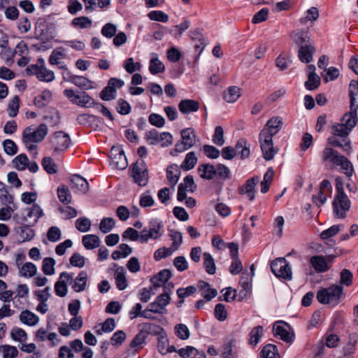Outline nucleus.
Wrapping results in <instances>:
<instances>
[{
	"label": "nucleus",
	"instance_id": "nucleus-1",
	"mask_svg": "<svg viewBox=\"0 0 358 358\" xmlns=\"http://www.w3.org/2000/svg\"><path fill=\"white\" fill-rule=\"evenodd\" d=\"M350 111L345 113L337 123V137L338 135L349 136L357 122V110L358 109V92L354 86L349 87Z\"/></svg>",
	"mask_w": 358,
	"mask_h": 358
},
{
	"label": "nucleus",
	"instance_id": "nucleus-2",
	"mask_svg": "<svg viewBox=\"0 0 358 358\" xmlns=\"http://www.w3.org/2000/svg\"><path fill=\"white\" fill-rule=\"evenodd\" d=\"M332 136L327 139L328 145L322 152V163L327 169H333L336 166V123L331 122L329 126Z\"/></svg>",
	"mask_w": 358,
	"mask_h": 358
},
{
	"label": "nucleus",
	"instance_id": "nucleus-3",
	"mask_svg": "<svg viewBox=\"0 0 358 358\" xmlns=\"http://www.w3.org/2000/svg\"><path fill=\"white\" fill-rule=\"evenodd\" d=\"M350 206L351 201L344 192L343 184L341 178L337 177V219L345 218Z\"/></svg>",
	"mask_w": 358,
	"mask_h": 358
},
{
	"label": "nucleus",
	"instance_id": "nucleus-4",
	"mask_svg": "<svg viewBox=\"0 0 358 358\" xmlns=\"http://www.w3.org/2000/svg\"><path fill=\"white\" fill-rule=\"evenodd\" d=\"M131 176L139 186H145L149 180L148 169L143 159H138L131 167Z\"/></svg>",
	"mask_w": 358,
	"mask_h": 358
},
{
	"label": "nucleus",
	"instance_id": "nucleus-5",
	"mask_svg": "<svg viewBox=\"0 0 358 358\" xmlns=\"http://www.w3.org/2000/svg\"><path fill=\"white\" fill-rule=\"evenodd\" d=\"M63 93L71 103L80 107L89 108L96 106L98 103L85 92L77 94L72 89H66Z\"/></svg>",
	"mask_w": 358,
	"mask_h": 358
},
{
	"label": "nucleus",
	"instance_id": "nucleus-6",
	"mask_svg": "<svg viewBox=\"0 0 358 358\" xmlns=\"http://www.w3.org/2000/svg\"><path fill=\"white\" fill-rule=\"evenodd\" d=\"M271 269L278 278L290 280L292 279V270L289 263L285 258H277L271 263Z\"/></svg>",
	"mask_w": 358,
	"mask_h": 358
},
{
	"label": "nucleus",
	"instance_id": "nucleus-7",
	"mask_svg": "<svg viewBox=\"0 0 358 358\" xmlns=\"http://www.w3.org/2000/svg\"><path fill=\"white\" fill-rule=\"evenodd\" d=\"M163 225L162 222L157 220H152L149 224V229L145 227L141 232L140 241L141 243H146L150 238L157 239L162 235L161 231Z\"/></svg>",
	"mask_w": 358,
	"mask_h": 358
},
{
	"label": "nucleus",
	"instance_id": "nucleus-8",
	"mask_svg": "<svg viewBox=\"0 0 358 358\" xmlns=\"http://www.w3.org/2000/svg\"><path fill=\"white\" fill-rule=\"evenodd\" d=\"M290 326L285 322H276L273 328V335L275 337L279 336L280 338L287 343L294 341V334L289 331Z\"/></svg>",
	"mask_w": 358,
	"mask_h": 358
},
{
	"label": "nucleus",
	"instance_id": "nucleus-9",
	"mask_svg": "<svg viewBox=\"0 0 358 358\" xmlns=\"http://www.w3.org/2000/svg\"><path fill=\"white\" fill-rule=\"evenodd\" d=\"M71 138L69 134L62 131L55 132L53 138L51 140V144L56 152H64L69 148Z\"/></svg>",
	"mask_w": 358,
	"mask_h": 358
},
{
	"label": "nucleus",
	"instance_id": "nucleus-10",
	"mask_svg": "<svg viewBox=\"0 0 358 358\" xmlns=\"http://www.w3.org/2000/svg\"><path fill=\"white\" fill-rule=\"evenodd\" d=\"M73 274L67 272L60 273L59 280L55 284V294L60 297H64L68 292L67 283L73 282Z\"/></svg>",
	"mask_w": 358,
	"mask_h": 358
},
{
	"label": "nucleus",
	"instance_id": "nucleus-11",
	"mask_svg": "<svg viewBox=\"0 0 358 358\" xmlns=\"http://www.w3.org/2000/svg\"><path fill=\"white\" fill-rule=\"evenodd\" d=\"M110 158L113 164L117 169L123 170L127 165V157L122 148L113 146L110 151Z\"/></svg>",
	"mask_w": 358,
	"mask_h": 358
},
{
	"label": "nucleus",
	"instance_id": "nucleus-12",
	"mask_svg": "<svg viewBox=\"0 0 358 358\" xmlns=\"http://www.w3.org/2000/svg\"><path fill=\"white\" fill-rule=\"evenodd\" d=\"M260 148L266 161H270L273 159L275 154L278 152V148L273 146V140L264 138L259 136Z\"/></svg>",
	"mask_w": 358,
	"mask_h": 358
},
{
	"label": "nucleus",
	"instance_id": "nucleus-13",
	"mask_svg": "<svg viewBox=\"0 0 358 358\" xmlns=\"http://www.w3.org/2000/svg\"><path fill=\"white\" fill-rule=\"evenodd\" d=\"M70 187L75 193L86 194L89 190V183L87 180L78 174L71 176Z\"/></svg>",
	"mask_w": 358,
	"mask_h": 358
},
{
	"label": "nucleus",
	"instance_id": "nucleus-14",
	"mask_svg": "<svg viewBox=\"0 0 358 358\" xmlns=\"http://www.w3.org/2000/svg\"><path fill=\"white\" fill-rule=\"evenodd\" d=\"M317 301L322 304H328L336 299V285L319 290L317 293Z\"/></svg>",
	"mask_w": 358,
	"mask_h": 358
},
{
	"label": "nucleus",
	"instance_id": "nucleus-15",
	"mask_svg": "<svg viewBox=\"0 0 358 358\" xmlns=\"http://www.w3.org/2000/svg\"><path fill=\"white\" fill-rule=\"evenodd\" d=\"M259 180L258 176H253L248 179L243 186L239 187L238 192L241 194H247L249 199L253 201L255 197V188Z\"/></svg>",
	"mask_w": 358,
	"mask_h": 358
},
{
	"label": "nucleus",
	"instance_id": "nucleus-16",
	"mask_svg": "<svg viewBox=\"0 0 358 358\" xmlns=\"http://www.w3.org/2000/svg\"><path fill=\"white\" fill-rule=\"evenodd\" d=\"M331 185L328 180H324L320 183V190L317 196H313V202L317 206H320L324 203L327 197L324 195V192H331Z\"/></svg>",
	"mask_w": 358,
	"mask_h": 358
},
{
	"label": "nucleus",
	"instance_id": "nucleus-17",
	"mask_svg": "<svg viewBox=\"0 0 358 358\" xmlns=\"http://www.w3.org/2000/svg\"><path fill=\"white\" fill-rule=\"evenodd\" d=\"M315 52V48L313 43H306L300 47L298 52V57L303 63L308 64L313 60V55Z\"/></svg>",
	"mask_w": 358,
	"mask_h": 358
},
{
	"label": "nucleus",
	"instance_id": "nucleus-18",
	"mask_svg": "<svg viewBox=\"0 0 358 358\" xmlns=\"http://www.w3.org/2000/svg\"><path fill=\"white\" fill-rule=\"evenodd\" d=\"M67 75L69 76L68 79H66L65 77H64V79L74 84L75 85L83 90H90L92 88V83L89 79L83 76L73 75L69 71L67 72Z\"/></svg>",
	"mask_w": 358,
	"mask_h": 358
},
{
	"label": "nucleus",
	"instance_id": "nucleus-19",
	"mask_svg": "<svg viewBox=\"0 0 358 358\" xmlns=\"http://www.w3.org/2000/svg\"><path fill=\"white\" fill-rule=\"evenodd\" d=\"M329 57L323 55L320 56L319 58L317 66L321 69H324L327 72V76L324 78L326 82H328L329 79L330 80H334L336 79V67L331 66L329 69H327L328 65Z\"/></svg>",
	"mask_w": 358,
	"mask_h": 358
},
{
	"label": "nucleus",
	"instance_id": "nucleus-20",
	"mask_svg": "<svg viewBox=\"0 0 358 358\" xmlns=\"http://www.w3.org/2000/svg\"><path fill=\"white\" fill-rule=\"evenodd\" d=\"M179 110L185 115L196 112L199 109V101L194 99H183L178 103Z\"/></svg>",
	"mask_w": 358,
	"mask_h": 358
},
{
	"label": "nucleus",
	"instance_id": "nucleus-21",
	"mask_svg": "<svg viewBox=\"0 0 358 358\" xmlns=\"http://www.w3.org/2000/svg\"><path fill=\"white\" fill-rule=\"evenodd\" d=\"M171 276L172 273L170 270L164 269L152 276L150 279V282L154 285V287H160L166 284Z\"/></svg>",
	"mask_w": 358,
	"mask_h": 358
},
{
	"label": "nucleus",
	"instance_id": "nucleus-22",
	"mask_svg": "<svg viewBox=\"0 0 358 358\" xmlns=\"http://www.w3.org/2000/svg\"><path fill=\"white\" fill-rule=\"evenodd\" d=\"M357 334H350L348 338L347 345L343 349V355L339 358H351L355 352V345L357 343Z\"/></svg>",
	"mask_w": 358,
	"mask_h": 358
},
{
	"label": "nucleus",
	"instance_id": "nucleus-23",
	"mask_svg": "<svg viewBox=\"0 0 358 358\" xmlns=\"http://www.w3.org/2000/svg\"><path fill=\"white\" fill-rule=\"evenodd\" d=\"M337 166H341L343 173L348 177L350 178L354 173L352 164L345 156L337 154Z\"/></svg>",
	"mask_w": 358,
	"mask_h": 358
},
{
	"label": "nucleus",
	"instance_id": "nucleus-24",
	"mask_svg": "<svg viewBox=\"0 0 358 358\" xmlns=\"http://www.w3.org/2000/svg\"><path fill=\"white\" fill-rule=\"evenodd\" d=\"M31 224H23L21 227H15V231L20 234L22 242L30 241L35 236V231L31 228Z\"/></svg>",
	"mask_w": 358,
	"mask_h": 358
},
{
	"label": "nucleus",
	"instance_id": "nucleus-25",
	"mask_svg": "<svg viewBox=\"0 0 358 358\" xmlns=\"http://www.w3.org/2000/svg\"><path fill=\"white\" fill-rule=\"evenodd\" d=\"M180 169L176 164H172L167 167L166 178L172 187L175 186L178 181L181 173Z\"/></svg>",
	"mask_w": 358,
	"mask_h": 358
},
{
	"label": "nucleus",
	"instance_id": "nucleus-26",
	"mask_svg": "<svg viewBox=\"0 0 358 358\" xmlns=\"http://www.w3.org/2000/svg\"><path fill=\"white\" fill-rule=\"evenodd\" d=\"M310 263L318 273H323L329 269L326 259L323 256L315 255L310 259Z\"/></svg>",
	"mask_w": 358,
	"mask_h": 358
},
{
	"label": "nucleus",
	"instance_id": "nucleus-27",
	"mask_svg": "<svg viewBox=\"0 0 358 358\" xmlns=\"http://www.w3.org/2000/svg\"><path fill=\"white\" fill-rule=\"evenodd\" d=\"M48 127L45 124H41L36 130L34 131L28 140L29 143H40L48 134Z\"/></svg>",
	"mask_w": 358,
	"mask_h": 358
},
{
	"label": "nucleus",
	"instance_id": "nucleus-28",
	"mask_svg": "<svg viewBox=\"0 0 358 358\" xmlns=\"http://www.w3.org/2000/svg\"><path fill=\"white\" fill-rule=\"evenodd\" d=\"M198 171L201 178L211 180L216 176L215 167L210 164H203L199 166Z\"/></svg>",
	"mask_w": 358,
	"mask_h": 358
},
{
	"label": "nucleus",
	"instance_id": "nucleus-29",
	"mask_svg": "<svg viewBox=\"0 0 358 358\" xmlns=\"http://www.w3.org/2000/svg\"><path fill=\"white\" fill-rule=\"evenodd\" d=\"M52 99V92L48 90H43L41 94L34 98V103L39 108L45 107Z\"/></svg>",
	"mask_w": 358,
	"mask_h": 358
},
{
	"label": "nucleus",
	"instance_id": "nucleus-30",
	"mask_svg": "<svg viewBox=\"0 0 358 358\" xmlns=\"http://www.w3.org/2000/svg\"><path fill=\"white\" fill-rule=\"evenodd\" d=\"M182 141L185 143V145L187 147L192 148L196 143V134L193 129L185 128L181 130L180 132Z\"/></svg>",
	"mask_w": 358,
	"mask_h": 358
},
{
	"label": "nucleus",
	"instance_id": "nucleus-31",
	"mask_svg": "<svg viewBox=\"0 0 358 358\" xmlns=\"http://www.w3.org/2000/svg\"><path fill=\"white\" fill-rule=\"evenodd\" d=\"M87 280L86 271H82L76 278L72 288L76 292H80L85 290Z\"/></svg>",
	"mask_w": 358,
	"mask_h": 358
},
{
	"label": "nucleus",
	"instance_id": "nucleus-32",
	"mask_svg": "<svg viewBox=\"0 0 358 358\" xmlns=\"http://www.w3.org/2000/svg\"><path fill=\"white\" fill-rule=\"evenodd\" d=\"M100 238L94 234H87L82 238V243L87 250H92L99 246Z\"/></svg>",
	"mask_w": 358,
	"mask_h": 358
},
{
	"label": "nucleus",
	"instance_id": "nucleus-33",
	"mask_svg": "<svg viewBox=\"0 0 358 358\" xmlns=\"http://www.w3.org/2000/svg\"><path fill=\"white\" fill-rule=\"evenodd\" d=\"M240 91L237 86H231L224 92L223 99L228 103H234L241 96Z\"/></svg>",
	"mask_w": 358,
	"mask_h": 358
},
{
	"label": "nucleus",
	"instance_id": "nucleus-34",
	"mask_svg": "<svg viewBox=\"0 0 358 358\" xmlns=\"http://www.w3.org/2000/svg\"><path fill=\"white\" fill-rule=\"evenodd\" d=\"M20 320L24 324L34 326L38 322V317L32 312L25 310L20 315Z\"/></svg>",
	"mask_w": 358,
	"mask_h": 358
},
{
	"label": "nucleus",
	"instance_id": "nucleus-35",
	"mask_svg": "<svg viewBox=\"0 0 358 358\" xmlns=\"http://www.w3.org/2000/svg\"><path fill=\"white\" fill-rule=\"evenodd\" d=\"M115 279L116 286L118 289L124 290L127 288L128 284L127 280L124 275V267L120 266L117 268L115 272Z\"/></svg>",
	"mask_w": 358,
	"mask_h": 358
},
{
	"label": "nucleus",
	"instance_id": "nucleus-36",
	"mask_svg": "<svg viewBox=\"0 0 358 358\" xmlns=\"http://www.w3.org/2000/svg\"><path fill=\"white\" fill-rule=\"evenodd\" d=\"M336 236V224L332 225L329 229L323 231L321 234V238L324 241V243L328 245L330 248H334L335 245V241L333 238Z\"/></svg>",
	"mask_w": 358,
	"mask_h": 358
},
{
	"label": "nucleus",
	"instance_id": "nucleus-37",
	"mask_svg": "<svg viewBox=\"0 0 358 358\" xmlns=\"http://www.w3.org/2000/svg\"><path fill=\"white\" fill-rule=\"evenodd\" d=\"M260 357L261 358H280L277 346L273 344L265 345L260 352Z\"/></svg>",
	"mask_w": 358,
	"mask_h": 358
},
{
	"label": "nucleus",
	"instance_id": "nucleus-38",
	"mask_svg": "<svg viewBox=\"0 0 358 358\" xmlns=\"http://www.w3.org/2000/svg\"><path fill=\"white\" fill-rule=\"evenodd\" d=\"M37 268L31 262H26L19 268V275L23 277H33L36 274Z\"/></svg>",
	"mask_w": 358,
	"mask_h": 358
},
{
	"label": "nucleus",
	"instance_id": "nucleus-39",
	"mask_svg": "<svg viewBox=\"0 0 358 358\" xmlns=\"http://www.w3.org/2000/svg\"><path fill=\"white\" fill-rule=\"evenodd\" d=\"M203 266L206 269V271L210 275H213L215 273L216 266L212 255L208 252H204L203 255Z\"/></svg>",
	"mask_w": 358,
	"mask_h": 358
},
{
	"label": "nucleus",
	"instance_id": "nucleus-40",
	"mask_svg": "<svg viewBox=\"0 0 358 358\" xmlns=\"http://www.w3.org/2000/svg\"><path fill=\"white\" fill-rule=\"evenodd\" d=\"M57 196L59 201L64 205H68L71 202V194L69 187L66 185H63L57 188Z\"/></svg>",
	"mask_w": 358,
	"mask_h": 358
},
{
	"label": "nucleus",
	"instance_id": "nucleus-41",
	"mask_svg": "<svg viewBox=\"0 0 358 358\" xmlns=\"http://www.w3.org/2000/svg\"><path fill=\"white\" fill-rule=\"evenodd\" d=\"M197 162V157L194 152H188L185 160L180 165V168L185 171L192 169Z\"/></svg>",
	"mask_w": 358,
	"mask_h": 358
},
{
	"label": "nucleus",
	"instance_id": "nucleus-42",
	"mask_svg": "<svg viewBox=\"0 0 358 358\" xmlns=\"http://www.w3.org/2000/svg\"><path fill=\"white\" fill-rule=\"evenodd\" d=\"M321 83V79L317 74L308 75V80L305 82L304 86L306 90L313 91L317 90Z\"/></svg>",
	"mask_w": 358,
	"mask_h": 358
},
{
	"label": "nucleus",
	"instance_id": "nucleus-43",
	"mask_svg": "<svg viewBox=\"0 0 358 358\" xmlns=\"http://www.w3.org/2000/svg\"><path fill=\"white\" fill-rule=\"evenodd\" d=\"M142 329L145 334L159 335L164 331V329L154 323H143Z\"/></svg>",
	"mask_w": 358,
	"mask_h": 358
},
{
	"label": "nucleus",
	"instance_id": "nucleus-44",
	"mask_svg": "<svg viewBox=\"0 0 358 358\" xmlns=\"http://www.w3.org/2000/svg\"><path fill=\"white\" fill-rule=\"evenodd\" d=\"M29 162V158L25 154H20L15 157L12 163L13 164V167L19 171L24 170Z\"/></svg>",
	"mask_w": 358,
	"mask_h": 358
},
{
	"label": "nucleus",
	"instance_id": "nucleus-45",
	"mask_svg": "<svg viewBox=\"0 0 358 358\" xmlns=\"http://www.w3.org/2000/svg\"><path fill=\"white\" fill-rule=\"evenodd\" d=\"M149 71L151 74L156 75L165 71L164 64L157 58H152L150 61Z\"/></svg>",
	"mask_w": 358,
	"mask_h": 358
},
{
	"label": "nucleus",
	"instance_id": "nucleus-46",
	"mask_svg": "<svg viewBox=\"0 0 358 358\" xmlns=\"http://www.w3.org/2000/svg\"><path fill=\"white\" fill-rule=\"evenodd\" d=\"M43 169L48 174H55L57 173V168L54 160L50 157H45L41 162Z\"/></svg>",
	"mask_w": 358,
	"mask_h": 358
},
{
	"label": "nucleus",
	"instance_id": "nucleus-47",
	"mask_svg": "<svg viewBox=\"0 0 358 358\" xmlns=\"http://www.w3.org/2000/svg\"><path fill=\"white\" fill-rule=\"evenodd\" d=\"M238 145L241 148V151H238V155H240L241 159H247L250 155V144L248 143L245 138H240L238 141Z\"/></svg>",
	"mask_w": 358,
	"mask_h": 358
},
{
	"label": "nucleus",
	"instance_id": "nucleus-48",
	"mask_svg": "<svg viewBox=\"0 0 358 358\" xmlns=\"http://www.w3.org/2000/svg\"><path fill=\"white\" fill-rule=\"evenodd\" d=\"M28 213L27 214V217H34L35 219L32 223V226H34L38 221L39 218L43 215V210L41 208L38 204L34 203L31 208H27Z\"/></svg>",
	"mask_w": 358,
	"mask_h": 358
},
{
	"label": "nucleus",
	"instance_id": "nucleus-49",
	"mask_svg": "<svg viewBox=\"0 0 358 358\" xmlns=\"http://www.w3.org/2000/svg\"><path fill=\"white\" fill-rule=\"evenodd\" d=\"M92 21L85 16H81L74 18L71 22V25L74 27L86 29L92 27Z\"/></svg>",
	"mask_w": 358,
	"mask_h": 358
},
{
	"label": "nucleus",
	"instance_id": "nucleus-50",
	"mask_svg": "<svg viewBox=\"0 0 358 358\" xmlns=\"http://www.w3.org/2000/svg\"><path fill=\"white\" fill-rule=\"evenodd\" d=\"M352 273L349 269L344 268L340 273V280L338 285H341L343 287V285L350 287L352 284Z\"/></svg>",
	"mask_w": 358,
	"mask_h": 358
},
{
	"label": "nucleus",
	"instance_id": "nucleus-51",
	"mask_svg": "<svg viewBox=\"0 0 358 358\" xmlns=\"http://www.w3.org/2000/svg\"><path fill=\"white\" fill-rule=\"evenodd\" d=\"M263 335V327L257 326L254 327L250 333L249 344L255 346L259 341Z\"/></svg>",
	"mask_w": 358,
	"mask_h": 358
},
{
	"label": "nucleus",
	"instance_id": "nucleus-52",
	"mask_svg": "<svg viewBox=\"0 0 358 358\" xmlns=\"http://www.w3.org/2000/svg\"><path fill=\"white\" fill-rule=\"evenodd\" d=\"M55 261L52 257H45L43 260L42 271L45 275H51L55 273Z\"/></svg>",
	"mask_w": 358,
	"mask_h": 358
},
{
	"label": "nucleus",
	"instance_id": "nucleus-53",
	"mask_svg": "<svg viewBox=\"0 0 358 358\" xmlns=\"http://www.w3.org/2000/svg\"><path fill=\"white\" fill-rule=\"evenodd\" d=\"M169 236L172 241L171 248L173 250H177L182 243V233L174 229L169 231Z\"/></svg>",
	"mask_w": 358,
	"mask_h": 358
},
{
	"label": "nucleus",
	"instance_id": "nucleus-54",
	"mask_svg": "<svg viewBox=\"0 0 358 358\" xmlns=\"http://www.w3.org/2000/svg\"><path fill=\"white\" fill-rule=\"evenodd\" d=\"M293 39L300 47L305 45L306 43H313L308 33L302 31L295 33Z\"/></svg>",
	"mask_w": 358,
	"mask_h": 358
},
{
	"label": "nucleus",
	"instance_id": "nucleus-55",
	"mask_svg": "<svg viewBox=\"0 0 358 358\" xmlns=\"http://www.w3.org/2000/svg\"><path fill=\"white\" fill-rule=\"evenodd\" d=\"M115 221L112 217H103L99 224V229L103 234L110 232L115 227Z\"/></svg>",
	"mask_w": 358,
	"mask_h": 358
},
{
	"label": "nucleus",
	"instance_id": "nucleus-56",
	"mask_svg": "<svg viewBox=\"0 0 358 358\" xmlns=\"http://www.w3.org/2000/svg\"><path fill=\"white\" fill-rule=\"evenodd\" d=\"M337 147L342 148L346 154H349L351 150V143L348 136L338 135L337 137Z\"/></svg>",
	"mask_w": 358,
	"mask_h": 358
},
{
	"label": "nucleus",
	"instance_id": "nucleus-57",
	"mask_svg": "<svg viewBox=\"0 0 358 358\" xmlns=\"http://www.w3.org/2000/svg\"><path fill=\"white\" fill-rule=\"evenodd\" d=\"M40 70L38 76L40 81L51 82L55 79V73L52 71L47 69L45 66H41Z\"/></svg>",
	"mask_w": 358,
	"mask_h": 358
},
{
	"label": "nucleus",
	"instance_id": "nucleus-58",
	"mask_svg": "<svg viewBox=\"0 0 358 358\" xmlns=\"http://www.w3.org/2000/svg\"><path fill=\"white\" fill-rule=\"evenodd\" d=\"M0 349L3 352V358H15L18 355V350L15 346L2 345Z\"/></svg>",
	"mask_w": 358,
	"mask_h": 358
},
{
	"label": "nucleus",
	"instance_id": "nucleus-59",
	"mask_svg": "<svg viewBox=\"0 0 358 358\" xmlns=\"http://www.w3.org/2000/svg\"><path fill=\"white\" fill-rule=\"evenodd\" d=\"M20 98L18 96H15L8 103V115L10 117H14L17 115L20 107Z\"/></svg>",
	"mask_w": 358,
	"mask_h": 358
},
{
	"label": "nucleus",
	"instance_id": "nucleus-60",
	"mask_svg": "<svg viewBox=\"0 0 358 358\" xmlns=\"http://www.w3.org/2000/svg\"><path fill=\"white\" fill-rule=\"evenodd\" d=\"M0 198L3 204L13 203V196L9 194L7 187L2 182H0Z\"/></svg>",
	"mask_w": 358,
	"mask_h": 358
},
{
	"label": "nucleus",
	"instance_id": "nucleus-61",
	"mask_svg": "<svg viewBox=\"0 0 358 358\" xmlns=\"http://www.w3.org/2000/svg\"><path fill=\"white\" fill-rule=\"evenodd\" d=\"M115 94L116 90L107 85L100 92V98L103 101H110L115 98Z\"/></svg>",
	"mask_w": 358,
	"mask_h": 358
},
{
	"label": "nucleus",
	"instance_id": "nucleus-62",
	"mask_svg": "<svg viewBox=\"0 0 358 358\" xmlns=\"http://www.w3.org/2000/svg\"><path fill=\"white\" fill-rule=\"evenodd\" d=\"M76 228L81 232H87L91 227V222L87 217H80L76 222Z\"/></svg>",
	"mask_w": 358,
	"mask_h": 358
},
{
	"label": "nucleus",
	"instance_id": "nucleus-63",
	"mask_svg": "<svg viewBox=\"0 0 358 358\" xmlns=\"http://www.w3.org/2000/svg\"><path fill=\"white\" fill-rule=\"evenodd\" d=\"M141 66L140 63H134V60L132 57L127 59L124 62V68L129 73H133L136 71H139Z\"/></svg>",
	"mask_w": 358,
	"mask_h": 358
},
{
	"label": "nucleus",
	"instance_id": "nucleus-64",
	"mask_svg": "<svg viewBox=\"0 0 358 358\" xmlns=\"http://www.w3.org/2000/svg\"><path fill=\"white\" fill-rule=\"evenodd\" d=\"M236 341L230 340L223 345L222 357L223 358H234L233 347L235 346Z\"/></svg>",
	"mask_w": 358,
	"mask_h": 358
}]
</instances>
